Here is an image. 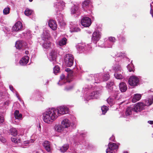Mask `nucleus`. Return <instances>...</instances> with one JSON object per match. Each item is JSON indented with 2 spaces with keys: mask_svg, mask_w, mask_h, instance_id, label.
Masks as SVG:
<instances>
[{
  "mask_svg": "<svg viewBox=\"0 0 153 153\" xmlns=\"http://www.w3.org/2000/svg\"><path fill=\"white\" fill-rule=\"evenodd\" d=\"M9 101L7 100L6 101L4 104V108H6V107L8 106L9 104Z\"/></svg>",
  "mask_w": 153,
  "mask_h": 153,
  "instance_id": "47",
  "label": "nucleus"
},
{
  "mask_svg": "<svg viewBox=\"0 0 153 153\" xmlns=\"http://www.w3.org/2000/svg\"><path fill=\"white\" fill-rule=\"evenodd\" d=\"M142 103L143 104V109L146 106H149L153 103V96L151 95L149 97L146 99L144 100L143 102H138Z\"/></svg>",
  "mask_w": 153,
  "mask_h": 153,
  "instance_id": "15",
  "label": "nucleus"
},
{
  "mask_svg": "<svg viewBox=\"0 0 153 153\" xmlns=\"http://www.w3.org/2000/svg\"><path fill=\"white\" fill-rule=\"evenodd\" d=\"M33 0H29V1H30V2H31Z\"/></svg>",
  "mask_w": 153,
  "mask_h": 153,
  "instance_id": "63",
  "label": "nucleus"
},
{
  "mask_svg": "<svg viewBox=\"0 0 153 153\" xmlns=\"http://www.w3.org/2000/svg\"><path fill=\"white\" fill-rule=\"evenodd\" d=\"M123 153H128V152H124Z\"/></svg>",
  "mask_w": 153,
  "mask_h": 153,
  "instance_id": "61",
  "label": "nucleus"
},
{
  "mask_svg": "<svg viewBox=\"0 0 153 153\" xmlns=\"http://www.w3.org/2000/svg\"><path fill=\"white\" fill-rule=\"evenodd\" d=\"M78 51H79L80 53H82L83 52H84V51L86 50H88V49H86V47H85L83 46H79V48H77Z\"/></svg>",
  "mask_w": 153,
  "mask_h": 153,
  "instance_id": "39",
  "label": "nucleus"
},
{
  "mask_svg": "<svg viewBox=\"0 0 153 153\" xmlns=\"http://www.w3.org/2000/svg\"><path fill=\"white\" fill-rule=\"evenodd\" d=\"M150 13L151 14L152 17H153V10H152V9H151V10H150Z\"/></svg>",
  "mask_w": 153,
  "mask_h": 153,
  "instance_id": "58",
  "label": "nucleus"
},
{
  "mask_svg": "<svg viewBox=\"0 0 153 153\" xmlns=\"http://www.w3.org/2000/svg\"><path fill=\"white\" fill-rule=\"evenodd\" d=\"M119 143L116 144L114 143H109L108 146V147L106 150V153H116L118 149Z\"/></svg>",
  "mask_w": 153,
  "mask_h": 153,
  "instance_id": "6",
  "label": "nucleus"
},
{
  "mask_svg": "<svg viewBox=\"0 0 153 153\" xmlns=\"http://www.w3.org/2000/svg\"><path fill=\"white\" fill-rule=\"evenodd\" d=\"M65 71L67 72H69L67 74V76H68V78H71L72 76V74L71 73V70L68 68H67L65 69Z\"/></svg>",
  "mask_w": 153,
  "mask_h": 153,
  "instance_id": "41",
  "label": "nucleus"
},
{
  "mask_svg": "<svg viewBox=\"0 0 153 153\" xmlns=\"http://www.w3.org/2000/svg\"><path fill=\"white\" fill-rule=\"evenodd\" d=\"M65 6V3L63 1L60 0L58 2H56L54 4V7L56 8V10L61 11L63 10Z\"/></svg>",
  "mask_w": 153,
  "mask_h": 153,
  "instance_id": "12",
  "label": "nucleus"
},
{
  "mask_svg": "<svg viewBox=\"0 0 153 153\" xmlns=\"http://www.w3.org/2000/svg\"><path fill=\"white\" fill-rule=\"evenodd\" d=\"M43 145L45 149L48 152H50L51 151V148L50 142L48 141H45L43 143Z\"/></svg>",
  "mask_w": 153,
  "mask_h": 153,
  "instance_id": "25",
  "label": "nucleus"
},
{
  "mask_svg": "<svg viewBox=\"0 0 153 153\" xmlns=\"http://www.w3.org/2000/svg\"><path fill=\"white\" fill-rule=\"evenodd\" d=\"M33 12V10H32L27 8L25 11V14L26 16H29L32 14Z\"/></svg>",
  "mask_w": 153,
  "mask_h": 153,
  "instance_id": "36",
  "label": "nucleus"
},
{
  "mask_svg": "<svg viewBox=\"0 0 153 153\" xmlns=\"http://www.w3.org/2000/svg\"><path fill=\"white\" fill-rule=\"evenodd\" d=\"M92 3L89 0L85 1L82 3V6L83 8L88 7L91 5Z\"/></svg>",
  "mask_w": 153,
  "mask_h": 153,
  "instance_id": "32",
  "label": "nucleus"
},
{
  "mask_svg": "<svg viewBox=\"0 0 153 153\" xmlns=\"http://www.w3.org/2000/svg\"><path fill=\"white\" fill-rule=\"evenodd\" d=\"M54 128L56 131L59 133L62 132L64 130V127L62 125H56Z\"/></svg>",
  "mask_w": 153,
  "mask_h": 153,
  "instance_id": "26",
  "label": "nucleus"
},
{
  "mask_svg": "<svg viewBox=\"0 0 153 153\" xmlns=\"http://www.w3.org/2000/svg\"><path fill=\"white\" fill-rule=\"evenodd\" d=\"M73 88V86L72 85L67 86L65 88V90L67 91H68L71 90Z\"/></svg>",
  "mask_w": 153,
  "mask_h": 153,
  "instance_id": "46",
  "label": "nucleus"
},
{
  "mask_svg": "<svg viewBox=\"0 0 153 153\" xmlns=\"http://www.w3.org/2000/svg\"><path fill=\"white\" fill-rule=\"evenodd\" d=\"M101 109L102 112V114H105L108 110V108L106 106L104 105L102 107Z\"/></svg>",
  "mask_w": 153,
  "mask_h": 153,
  "instance_id": "42",
  "label": "nucleus"
},
{
  "mask_svg": "<svg viewBox=\"0 0 153 153\" xmlns=\"http://www.w3.org/2000/svg\"><path fill=\"white\" fill-rule=\"evenodd\" d=\"M69 79H70V78H68V76H67V78L65 79V76L63 74H62L60 76V79L58 84L59 85H61L67 82H70V81L69 80Z\"/></svg>",
  "mask_w": 153,
  "mask_h": 153,
  "instance_id": "19",
  "label": "nucleus"
},
{
  "mask_svg": "<svg viewBox=\"0 0 153 153\" xmlns=\"http://www.w3.org/2000/svg\"><path fill=\"white\" fill-rule=\"evenodd\" d=\"M4 121V118L3 115H0V123H2Z\"/></svg>",
  "mask_w": 153,
  "mask_h": 153,
  "instance_id": "48",
  "label": "nucleus"
},
{
  "mask_svg": "<svg viewBox=\"0 0 153 153\" xmlns=\"http://www.w3.org/2000/svg\"><path fill=\"white\" fill-rule=\"evenodd\" d=\"M11 120L13 122L14 121L16 123H18L20 120H22V115H12Z\"/></svg>",
  "mask_w": 153,
  "mask_h": 153,
  "instance_id": "27",
  "label": "nucleus"
},
{
  "mask_svg": "<svg viewBox=\"0 0 153 153\" xmlns=\"http://www.w3.org/2000/svg\"><path fill=\"white\" fill-rule=\"evenodd\" d=\"M115 140V137L114 136L112 135V136L110 138L109 140L111 141H114Z\"/></svg>",
  "mask_w": 153,
  "mask_h": 153,
  "instance_id": "52",
  "label": "nucleus"
},
{
  "mask_svg": "<svg viewBox=\"0 0 153 153\" xmlns=\"http://www.w3.org/2000/svg\"><path fill=\"white\" fill-rule=\"evenodd\" d=\"M139 78L135 76H131L128 80L129 84L131 86H136L139 83Z\"/></svg>",
  "mask_w": 153,
  "mask_h": 153,
  "instance_id": "10",
  "label": "nucleus"
},
{
  "mask_svg": "<svg viewBox=\"0 0 153 153\" xmlns=\"http://www.w3.org/2000/svg\"><path fill=\"white\" fill-rule=\"evenodd\" d=\"M10 131L12 135L15 136L17 134V131L15 128H12L10 129Z\"/></svg>",
  "mask_w": 153,
  "mask_h": 153,
  "instance_id": "38",
  "label": "nucleus"
},
{
  "mask_svg": "<svg viewBox=\"0 0 153 153\" xmlns=\"http://www.w3.org/2000/svg\"><path fill=\"white\" fill-rule=\"evenodd\" d=\"M11 140L12 142L15 143H18L20 142V140L19 139L17 140L16 137H12L11 138Z\"/></svg>",
  "mask_w": 153,
  "mask_h": 153,
  "instance_id": "45",
  "label": "nucleus"
},
{
  "mask_svg": "<svg viewBox=\"0 0 153 153\" xmlns=\"http://www.w3.org/2000/svg\"><path fill=\"white\" fill-rule=\"evenodd\" d=\"M81 23L82 25L84 27H88L91 25V21L89 17H85L81 19Z\"/></svg>",
  "mask_w": 153,
  "mask_h": 153,
  "instance_id": "14",
  "label": "nucleus"
},
{
  "mask_svg": "<svg viewBox=\"0 0 153 153\" xmlns=\"http://www.w3.org/2000/svg\"><path fill=\"white\" fill-rule=\"evenodd\" d=\"M112 97L110 96L107 99V102L108 104L111 106L112 105H113L115 103L114 99H116L117 100H119L120 99L122 98V97L120 96H120H118V97L119 98L120 97V98L119 99H116L114 98V96H116V95H114V93H112V94H111Z\"/></svg>",
  "mask_w": 153,
  "mask_h": 153,
  "instance_id": "18",
  "label": "nucleus"
},
{
  "mask_svg": "<svg viewBox=\"0 0 153 153\" xmlns=\"http://www.w3.org/2000/svg\"><path fill=\"white\" fill-rule=\"evenodd\" d=\"M47 40L46 41H44V42L42 45V46L45 49H48L51 47V42Z\"/></svg>",
  "mask_w": 153,
  "mask_h": 153,
  "instance_id": "33",
  "label": "nucleus"
},
{
  "mask_svg": "<svg viewBox=\"0 0 153 153\" xmlns=\"http://www.w3.org/2000/svg\"><path fill=\"white\" fill-rule=\"evenodd\" d=\"M67 39L65 38H63L61 40L57 42L58 45L62 46L66 44Z\"/></svg>",
  "mask_w": 153,
  "mask_h": 153,
  "instance_id": "34",
  "label": "nucleus"
},
{
  "mask_svg": "<svg viewBox=\"0 0 153 153\" xmlns=\"http://www.w3.org/2000/svg\"><path fill=\"white\" fill-rule=\"evenodd\" d=\"M25 53L26 55H27L29 54V52L28 51H25Z\"/></svg>",
  "mask_w": 153,
  "mask_h": 153,
  "instance_id": "59",
  "label": "nucleus"
},
{
  "mask_svg": "<svg viewBox=\"0 0 153 153\" xmlns=\"http://www.w3.org/2000/svg\"><path fill=\"white\" fill-rule=\"evenodd\" d=\"M42 38L44 41L48 40L51 37L49 31L46 28H45L43 30V33L42 36Z\"/></svg>",
  "mask_w": 153,
  "mask_h": 153,
  "instance_id": "17",
  "label": "nucleus"
},
{
  "mask_svg": "<svg viewBox=\"0 0 153 153\" xmlns=\"http://www.w3.org/2000/svg\"><path fill=\"white\" fill-rule=\"evenodd\" d=\"M24 143L25 144H28L30 143V141H25L24 142Z\"/></svg>",
  "mask_w": 153,
  "mask_h": 153,
  "instance_id": "55",
  "label": "nucleus"
},
{
  "mask_svg": "<svg viewBox=\"0 0 153 153\" xmlns=\"http://www.w3.org/2000/svg\"><path fill=\"white\" fill-rule=\"evenodd\" d=\"M115 42V39L114 37L111 36L109 37L107 42V47L108 48H111L114 43Z\"/></svg>",
  "mask_w": 153,
  "mask_h": 153,
  "instance_id": "22",
  "label": "nucleus"
},
{
  "mask_svg": "<svg viewBox=\"0 0 153 153\" xmlns=\"http://www.w3.org/2000/svg\"><path fill=\"white\" fill-rule=\"evenodd\" d=\"M3 142H6V140L4 138H3Z\"/></svg>",
  "mask_w": 153,
  "mask_h": 153,
  "instance_id": "60",
  "label": "nucleus"
},
{
  "mask_svg": "<svg viewBox=\"0 0 153 153\" xmlns=\"http://www.w3.org/2000/svg\"><path fill=\"white\" fill-rule=\"evenodd\" d=\"M19 114V111L18 110H16L14 113V115H18Z\"/></svg>",
  "mask_w": 153,
  "mask_h": 153,
  "instance_id": "54",
  "label": "nucleus"
},
{
  "mask_svg": "<svg viewBox=\"0 0 153 153\" xmlns=\"http://www.w3.org/2000/svg\"><path fill=\"white\" fill-rule=\"evenodd\" d=\"M25 44V43L22 41H17L15 43V47L16 48L20 49L23 47Z\"/></svg>",
  "mask_w": 153,
  "mask_h": 153,
  "instance_id": "30",
  "label": "nucleus"
},
{
  "mask_svg": "<svg viewBox=\"0 0 153 153\" xmlns=\"http://www.w3.org/2000/svg\"><path fill=\"white\" fill-rule=\"evenodd\" d=\"M9 88H10V90L11 91H12L13 93L15 92L14 91V90L12 86V85H9Z\"/></svg>",
  "mask_w": 153,
  "mask_h": 153,
  "instance_id": "53",
  "label": "nucleus"
},
{
  "mask_svg": "<svg viewBox=\"0 0 153 153\" xmlns=\"http://www.w3.org/2000/svg\"><path fill=\"white\" fill-rule=\"evenodd\" d=\"M127 67L129 71H134V67L133 64H128V65Z\"/></svg>",
  "mask_w": 153,
  "mask_h": 153,
  "instance_id": "40",
  "label": "nucleus"
},
{
  "mask_svg": "<svg viewBox=\"0 0 153 153\" xmlns=\"http://www.w3.org/2000/svg\"><path fill=\"white\" fill-rule=\"evenodd\" d=\"M29 58L27 56L23 57L19 62V63L21 65H25L27 64L28 62Z\"/></svg>",
  "mask_w": 153,
  "mask_h": 153,
  "instance_id": "20",
  "label": "nucleus"
},
{
  "mask_svg": "<svg viewBox=\"0 0 153 153\" xmlns=\"http://www.w3.org/2000/svg\"><path fill=\"white\" fill-rule=\"evenodd\" d=\"M119 87L120 91L122 92H126L127 89V85L124 82H121L120 83Z\"/></svg>",
  "mask_w": 153,
  "mask_h": 153,
  "instance_id": "24",
  "label": "nucleus"
},
{
  "mask_svg": "<svg viewBox=\"0 0 153 153\" xmlns=\"http://www.w3.org/2000/svg\"><path fill=\"white\" fill-rule=\"evenodd\" d=\"M10 9L9 7H7L5 8L3 10V13L4 15H7L8 14L10 13Z\"/></svg>",
  "mask_w": 153,
  "mask_h": 153,
  "instance_id": "43",
  "label": "nucleus"
},
{
  "mask_svg": "<svg viewBox=\"0 0 153 153\" xmlns=\"http://www.w3.org/2000/svg\"><path fill=\"white\" fill-rule=\"evenodd\" d=\"M48 25L53 30H55L57 27V24L55 21L51 20L48 22Z\"/></svg>",
  "mask_w": 153,
  "mask_h": 153,
  "instance_id": "23",
  "label": "nucleus"
},
{
  "mask_svg": "<svg viewBox=\"0 0 153 153\" xmlns=\"http://www.w3.org/2000/svg\"><path fill=\"white\" fill-rule=\"evenodd\" d=\"M101 36V33L98 30L94 31L93 33L91 40L94 43H96L100 38Z\"/></svg>",
  "mask_w": 153,
  "mask_h": 153,
  "instance_id": "13",
  "label": "nucleus"
},
{
  "mask_svg": "<svg viewBox=\"0 0 153 153\" xmlns=\"http://www.w3.org/2000/svg\"><path fill=\"white\" fill-rule=\"evenodd\" d=\"M23 34L24 37L28 40L32 38V36L31 32L29 30L24 32Z\"/></svg>",
  "mask_w": 153,
  "mask_h": 153,
  "instance_id": "31",
  "label": "nucleus"
},
{
  "mask_svg": "<svg viewBox=\"0 0 153 153\" xmlns=\"http://www.w3.org/2000/svg\"><path fill=\"white\" fill-rule=\"evenodd\" d=\"M143 104L142 103H137L134 106V108H128L126 111V115H131L133 112H138L143 109Z\"/></svg>",
  "mask_w": 153,
  "mask_h": 153,
  "instance_id": "3",
  "label": "nucleus"
},
{
  "mask_svg": "<svg viewBox=\"0 0 153 153\" xmlns=\"http://www.w3.org/2000/svg\"><path fill=\"white\" fill-rule=\"evenodd\" d=\"M80 135H81V137H84L85 136V134H83L82 133H81L80 134Z\"/></svg>",
  "mask_w": 153,
  "mask_h": 153,
  "instance_id": "57",
  "label": "nucleus"
},
{
  "mask_svg": "<svg viewBox=\"0 0 153 153\" xmlns=\"http://www.w3.org/2000/svg\"><path fill=\"white\" fill-rule=\"evenodd\" d=\"M92 88V87H89L88 88Z\"/></svg>",
  "mask_w": 153,
  "mask_h": 153,
  "instance_id": "62",
  "label": "nucleus"
},
{
  "mask_svg": "<svg viewBox=\"0 0 153 153\" xmlns=\"http://www.w3.org/2000/svg\"><path fill=\"white\" fill-rule=\"evenodd\" d=\"M125 56V53H119V54L118 55L117 57H123Z\"/></svg>",
  "mask_w": 153,
  "mask_h": 153,
  "instance_id": "50",
  "label": "nucleus"
},
{
  "mask_svg": "<svg viewBox=\"0 0 153 153\" xmlns=\"http://www.w3.org/2000/svg\"><path fill=\"white\" fill-rule=\"evenodd\" d=\"M69 147V145L68 144H65L64 145L60 148L61 152H64L68 149Z\"/></svg>",
  "mask_w": 153,
  "mask_h": 153,
  "instance_id": "35",
  "label": "nucleus"
},
{
  "mask_svg": "<svg viewBox=\"0 0 153 153\" xmlns=\"http://www.w3.org/2000/svg\"><path fill=\"white\" fill-rule=\"evenodd\" d=\"M61 124L64 128H67L70 127L71 123L68 119H65L62 121Z\"/></svg>",
  "mask_w": 153,
  "mask_h": 153,
  "instance_id": "21",
  "label": "nucleus"
},
{
  "mask_svg": "<svg viewBox=\"0 0 153 153\" xmlns=\"http://www.w3.org/2000/svg\"><path fill=\"white\" fill-rule=\"evenodd\" d=\"M130 115H123V117L124 118H126V121H128V120L127 119L128 118H129L130 117Z\"/></svg>",
  "mask_w": 153,
  "mask_h": 153,
  "instance_id": "51",
  "label": "nucleus"
},
{
  "mask_svg": "<svg viewBox=\"0 0 153 153\" xmlns=\"http://www.w3.org/2000/svg\"><path fill=\"white\" fill-rule=\"evenodd\" d=\"M74 60V57L71 54H68L65 56L64 61L68 66L71 67L73 65Z\"/></svg>",
  "mask_w": 153,
  "mask_h": 153,
  "instance_id": "8",
  "label": "nucleus"
},
{
  "mask_svg": "<svg viewBox=\"0 0 153 153\" xmlns=\"http://www.w3.org/2000/svg\"><path fill=\"white\" fill-rule=\"evenodd\" d=\"M70 31L71 32H78L80 31V29L76 26H73L70 27Z\"/></svg>",
  "mask_w": 153,
  "mask_h": 153,
  "instance_id": "37",
  "label": "nucleus"
},
{
  "mask_svg": "<svg viewBox=\"0 0 153 153\" xmlns=\"http://www.w3.org/2000/svg\"><path fill=\"white\" fill-rule=\"evenodd\" d=\"M148 123L150 124H153V121H148Z\"/></svg>",
  "mask_w": 153,
  "mask_h": 153,
  "instance_id": "56",
  "label": "nucleus"
},
{
  "mask_svg": "<svg viewBox=\"0 0 153 153\" xmlns=\"http://www.w3.org/2000/svg\"><path fill=\"white\" fill-rule=\"evenodd\" d=\"M23 27L22 23L20 21L16 22L12 28L13 32H17L21 30Z\"/></svg>",
  "mask_w": 153,
  "mask_h": 153,
  "instance_id": "16",
  "label": "nucleus"
},
{
  "mask_svg": "<svg viewBox=\"0 0 153 153\" xmlns=\"http://www.w3.org/2000/svg\"><path fill=\"white\" fill-rule=\"evenodd\" d=\"M114 70L115 71L114 74L115 78L117 79H121L124 78V76L121 73H123V70L120 66L118 65L115 67Z\"/></svg>",
  "mask_w": 153,
  "mask_h": 153,
  "instance_id": "7",
  "label": "nucleus"
},
{
  "mask_svg": "<svg viewBox=\"0 0 153 153\" xmlns=\"http://www.w3.org/2000/svg\"><path fill=\"white\" fill-rule=\"evenodd\" d=\"M57 117V115H43V120L45 123H50L55 120Z\"/></svg>",
  "mask_w": 153,
  "mask_h": 153,
  "instance_id": "11",
  "label": "nucleus"
},
{
  "mask_svg": "<svg viewBox=\"0 0 153 153\" xmlns=\"http://www.w3.org/2000/svg\"><path fill=\"white\" fill-rule=\"evenodd\" d=\"M114 83L112 82H110L107 84V88H108L109 92L112 91V93H114V95H116V96H114L115 98L119 99L120 98V97L118 98V97L120 96V93L119 91L117 90L115 87H114L113 85Z\"/></svg>",
  "mask_w": 153,
  "mask_h": 153,
  "instance_id": "5",
  "label": "nucleus"
},
{
  "mask_svg": "<svg viewBox=\"0 0 153 153\" xmlns=\"http://www.w3.org/2000/svg\"><path fill=\"white\" fill-rule=\"evenodd\" d=\"M57 56V51L53 50L49 53L48 56L49 60L52 62L53 65L56 63V57Z\"/></svg>",
  "mask_w": 153,
  "mask_h": 153,
  "instance_id": "9",
  "label": "nucleus"
},
{
  "mask_svg": "<svg viewBox=\"0 0 153 153\" xmlns=\"http://www.w3.org/2000/svg\"><path fill=\"white\" fill-rule=\"evenodd\" d=\"M69 114L68 108L65 106L58 107L57 108H49L46 109L43 115H64Z\"/></svg>",
  "mask_w": 153,
  "mask_h": 153,
  "instance_id": "1",
  "label": "nucleus"
},
{
  "mask_svg": "<svg viewBox=\"0 0 153 153\" xmlns=\"http://www.w3.org/2000/svg\"><path fill=\"white\" fill-rule=\"evenodd\" d=\"M141 95L139 94H136L134 95L132 101L133 102H136L139 100L141 97Z\"/></svg>",
  "mask_w": 153,
  "mask_h": 153,
  "instance_id": "28",
  "label": "nucleus"
},
{
  "mask_svg": "<svg viewBox=\"0 0 153 153\" xmlns=\"http://www.w3.org/2000/svg\"><path fill=\"white\" fill-rule=\"evenodd\" d=\"M39 128H41V126H40V125H39Z\"/></svg>",
  "mask_w": 153,
  "mask_h": 153,
  "instance_id": "64",
  "label": "nucleus"
},
{
  "mask_svg": "<svg viewBox=\"0 0 153 153\" xmlns=\"http://www.w3.org/2000/svg\"><path fill=\"white\" fill-rule=\"evenodd\" d=\"M59 70L60 68L58 66H56L53 68V72L55 74H56L59 73Z\"/></svg>",
  "mask_w": 153,
  "mask_h": 153,
  "instance_id": "44",
  "label": "nucleus"
},
{
  "mask_svg": "<svg viewBox=\"0 0 153 153\" xmlns=\"http://www.w3.org/2000/svg\"><path fill=\"white\" fill-rule=\"evenodd\" d=\"M14 91H15L16 92V97L18 98V99L20 100V101H22V103L23 104H24V102H23V101H22V100H21L19 98V95H18V93L16 92L14 90Z\"/></svg>",
  "mask_w": 153,
  "mask_h": 153,
  "instance_id": "49",
  "label": "nucleus"
},
{
  "mask_svg": "<svg viewBox=\"0 0 153 153\" xmlns=\"http://www.w3.org/2000/svg\"><path fill=\"white\" fill-rule=\"evenodd\" d=\"M109 78V75L108 74H105L103 76L101 74H98L89 76L87 79L94 84L95 83H99L100 81H107Z\"/></svg>",
  "mask_w": 153,
  "mask_h": 153,
  "instance_id": "2",
  "label": "nucleus"
},
{
  "mask_svg": "<svg viewBox=\"0 0 153 153\" xmlns=\"http://www.w3.org/2000/svg\"><path fill=\"white\" fill-rule=\"evenodd\" d=\"M101 95V92L99 91H94L91 93H86L84 95V101H88L93 99H97Z\"/></svg>",
  "mask_w": 153,
  "mask_h": 153,
  "instance_id": "4",
  "label": "nucleus"
},
{
  "mask_svg": "<svg viewBox=\"0 0 153 153\" xmlns=\"http://www.w3.org/2000/svg\"><path fill=\"white\" fill-rule=\"evenodd\" d=\"M71 13L72 14L76 13L77 15L79 14V7L77 5H74L71 8Z\"/></svg>",
  "mask_w": 153,
  "mask_h": 153,
  "instance_id": "29",
  "label": "nucleus"
}]
</instances>
